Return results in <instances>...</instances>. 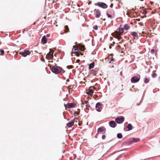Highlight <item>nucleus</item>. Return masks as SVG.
<instances>
[{
	"mask_svg": "<svg viewBox=\"0 0 160 160\" xmlns=\"http://www.w3.org/2000/svg\"><path fill=\"white\" fill-rule=\"evenodd\" d=\"M123 32V28H119L115 32L112 33V35L118 39V41H119V43H121L124 41V40L121 37Z\"/></svg>",
	"mask_w": 160,
	"mask_h": 160,
	"instance_id": "nucleus-1",
	"label": "nucleus"
},
{
	"mask_svg": "<svg viewBox=\"0 0 160 160\" xmlns=\"http://www.w3.org/2000/svg\"><path fill=\"white\" fill-rule=\"evenodd\" d=\"M50 68L52 71L56 74L61 72L63 71L61 67L57 66H50Z\"/></svg>",
	"mask_w": 160,
	"mask_h": 160,
	"instance_id": "nucleus-2",
	"label": "nucleus"
},
{
	"mask_svg": "<svg viewBox=\"0 0 160 160\" xmlns=\"http://www.w3.org/2000/svg\"><path fill=\"white\" fill-rule=\"evenodd\" d=\"M95 5L98 6L103 9H105L108 8V6L106 3L103 2H98L94 4Z\"/></svg>",
	"mask_w": 160,
	"mask_h": 160,
	"instance_id": "nucleus-3",
	"label": "nucleus"
},
{
	"mask_svg": "<svg viewBox=\"0 0 160 160\" xmlns=\"http://www.w3.org/2000/svg\"><path fill=\"white\" fill-rule=\"evenodd\" d=\"M54 52L51 49H50L49 53H48L46 56V58L48 60L52 59L53 58V53Z\"/></svg>",
	"mask_w": 160,
	"mask_h": 160,
	"instance_id": "nucleus-4",
	"label": "nucleus"
},
{
	"mask_svg": "<svg viewBox=\"0 0 160 160\" xmlns=\"http://www.w3.org/2000/svg\"><path fill=\"white\" fill-rule=\"evenodd\" d=\"M115 122L118 124L122 123L124 120V118L123 116H120L115 119Z\"/></svg>",
	"mask_w": 160,
	"mask_h": 160,
	"instance_id": "nucleus-5",
	"label": "nucleus"
},
{
	"mask_svg": "<svg viewBox=\"0 0 160 160\" xmlns=\"http://www.w3.org/2000/svg\"><path fill=\"white\" fill-rule=\"evenodd\" d=\"M94 14L96 18H99L101 15V11L99 9H94Z\"/></svg>",
	"mask_w": 160,
	"mask_h": 160,
	"instance_id": "nucleus-6",
	"label": "nucleus"
},
{
	"mask_svg": "<svg viewBox=\"0 0 160 160\" xmlns=\"http://www.w3.org/2000/svg\"><path fill=\"white\" fill-rule=\"evenodd\" d=\"M140 79V76L137 77L134 76L131 78V81L132 83H136L138 82Z\"/></svg>",
	"mask_w": 160,
	"mask_h": 160,
	"instance_id": "nucleus-7",
	"label": "nucleus"
},
{
	"mask_svg": "<svg viewBox=\"0 0 160 160\" xmlns=\"http://www.w3.org/2000/svg\"><path fill=\"white\" fill-rule=\"evenodd\" d=\"M31 53V52L28 50H26L23 52H20L21 54L23 57H25L28 55H29Z\"/></svg>",
	"mask_w": 160,
	"mask_h": 160,
	"instance_id": "nucleus-8",
	"label": "nucleus"
},
{
	"mask_svg": "<svg viewBox=\"0 0 160 160\" xmlns=\"http://www.w3.org/2000/svg\"><path fill=\"white\" fill-rule=\"evenodd\" d=\"M102 104L100 103H97L96 106V110L98 112H100L102 109Z\"/></svg>",
	"mask_w": 160,
	"mask_h": 160,
	"instance_id": "nucleus-9",
	"label": "nucleus"
},
{
	"mask_svg": "<svg viewBox=\"0 0 160 160\" xmlns=\"http://www.w3.org/2000/svg\"><path fill=\"white\" fill-rule=\"evenodd\" d=\"M107 59V61L109 63H112L114 61V59L112 55L109 56Z\"/></svg>",
	"mask_w": 160,
	"mask_h": 160,
	"instance_id": "nucleus-10",
	"label": "nucleus"
},
{
	"mask_svg": "<svg viewBox=\"0 0 160 160\" xmlns=\"http://www.w3.org/2000/svg\"><path fill=\"white\" fill-rule=\"evenodd\" d=\"M106 132V128L104 127H101L99 128L97 130L98 133L100 132L102 133H104Z\"/></svg>",
	"mask_w": 160,
	"mask_h": 160,
	"instance_id": "nucleus-11",
	"label": "nucleus"
},
{
	"mask_svg": "<svg viewBox=\"0 0 160 160\" xmlns=\"http://www.w3.org/2000/svg\"><path fill=\"white\" fill-rule=\"evenodd\" d=\"M87 93L89 95H92L93 93V90L92 88V87H90L87 90Z\"/></svg>",
	"mask_w": 160,
	"mask_h": 160,
	"instance_id": "nucleus-12",
	"label": "nucleus"
},
{
	"mask_svg": "<svg viewBox=\"0 0 160 160\" xmlns=\"http://www.w3.org/2000/svg\"><path fill=\"white\" fill-rule=\"evenodd\" d=\"M75 104L73 103H68L67 104L65 105V106L66 108H73L75 107Z\"/></svg>",
	"mask_w": 160,
	"mask_h": 160,
	"instance_id": "nucleus-13",
	"label": "nucleus"
},
{
	"mask_svg": "<svg viewBox=\"0 0 160 160\" xmlns=\"http://www.w3.org/2000/svg\"><path fill=\"white\" fill-rule=\"evenodd\" d=\"M139 141L140 139L139 138H132L130 139L129 142L130 143H132L133 142H138Z\"/></svg>",
	"mask_w": 160,
	"mask_h": 160,
	"instance_id": "nucleus-14",
	"label": "nucleus"
},
{
	"mask_svg": "<svg viewBox=\"0 0 160 160\" xmlns=\"http://www.w3.org/2000/svg\"><path fill=\"white\" fill-rule=\"evenodd\" d=\"M91 73L93 75L95 76H98V69H95L94 70H92L91 71Z\"/></svg>",
	"mask_w": 160,
	"mask_h": 160,
	"instance_id": "nucleus-15",
	"label": "nucleus"
},
{
	"mask_svg": "<svg viewBox=\"0 0 160 160\" xmlns=\"http://www.w3.org/2000/svg\"><path fill=\"white\" fill-rule=\"evenodd\" d=\"M74 121V119H72L70 122L67 123V126L69 128L71 127L73 125Z\"/></svg>",
	"mask_w": 160,
	"mask_h": 160,
	"instance_id": "nucleus-16",
	"label": "nucleus"
},
{
	"mask_svg": "<svg viewBox=\"0 0 160 160\" xmlns=\"http://www.w3.org/2000/svg\"><path fill=\"white\" fill-rule=\"evenodd\" d=\"M78 49L79 48L77 47L75 45H74L72 49V52L73 53H76L78 52Z\"/></svg>",
	"mask_w": 160,
	"mask_h": 160,
	"instance_id": "nucleus-17",
	"label": "nucleus"
},
{
	"mask_svg": "<svg viewBox=\"0 0 160 160\" xmlns=\"http://www.w3.org/2000/svg\"><path fill=\"white\" fill-rule=\"evenodd\" d=\"M109 125L112 128H114L116 126L115 122L114 121H111L109 122Z\"/></svg>",
	"mask_w": 160,
	"mask_h": 160,
	"instance_id": "nucleus-18",
	"label": "nucleus"
},
{
	"mask_svg": "<svg viewBox=\"0 0 160 160\" xmlns=\"http://www.w3.org/2000/svg\"><path fill=\"white\" fill-rule=\"evenodd\" d=\"M79 49L82 51H84L85 49V46L84 45H79Z\"/></svg>",
	"mask_w": 160,
	"mask_h": 160,
	"instance_id": "nucleus-19",
	"label": "nucleus"
},
{
	"mask_svg": "<svg viewBox=\"0 0 160 160\" xmlns=\"http://www.w3.org/2000/svg\"><path fill=\"white\" fill-rule=\"evenodd\" d=\"M42 41L43 44H45L47 42V39L45 36H44L42 37Z\"/></svg>",
	"mask_w": 160,
	"mask_h": 160,
	"instance_id": "nucleus-20",
	"label": "nucleus"
},
{
	"mask_svg": "<svg viewBox=\"0 0 160 160\" xmlns=\"http://www.w3.org/2000/svg\"><path fill=\"white\" fill-rule=\"evenodd\" d=\"M127 128L128 129V130H130L132 129V126L131 124H128L127 126Z\"/></svg>",
	"mask_w": 160,
	"mask_h": 160,
	"instance_id": "nucleus-21",
	"label": "nucleus"
},
{
	"mask_svg": "<svg viewBox=\"0 0 160 160\" xmlns=\"http://www.w3.org/2000/svg\"><path fill=\"white\" fill-rule=\"evenodd\" d=\"M94 62H92L90 64L89 66V69H91L94 67Z\"/></svg>",
	"mask_w": 160,
	"mask_h": 160,
	"instance_id": "nucleus-22",
	"label": "nucleus"
},
{
	"mask_svg": "<svg viewBox=\"0 0 160 160\" xmlns=\"http://www.w3.org/2000/svg\"><path fill=\"white\" fill-rule=\"evenodd\" d=\"M65 30L64 32L65 33L68 32L69 30V28L67 25H65L64 27Z\"/></svg>",
	"mask_w": 160,
	"mask_h": 160,
	"instance_id": "nucleus-23",
	"label": "nucleus"
},
{
	"mask_svg": "<svg viewBox=\"0 0 160 160\" xmlns=\"http://www.w3.org/2000/svg\"><path fill=\"white\" fill-rule=\"evenodd\" d=\"M131 35L133 37H138V34L135 32H132L131 33Z\"/></svg>",
	"mask_w": 160,
	"mask_h": 160,
	"instance_id": "nucleus-24",
	"label": "nucleus"
},
{
	"mask_svg": "<svg viewBox=\"0 0 160 160\" xmlns=\"http://www.w3.org/2000/svg\"><path fill=\"white\" fill-rule=\"evenodd\" d=\"M78 111H76L74 112V116H77L79 114L80 110L78 109Z\"/></svg>",
	"mask_w": 160,
	"mask_h": 160,
	"instance_id": "nucleus-25",
	"label": "nucleus"
},
{
	"mask_svg": "<svg viewBox=\"0 0 160 160\" xmlns=\"http://www.w3.org/2000/svg\"><path fill=\"white\" fill-rule=\"evenodd\" d=\"M124 28L125 30H128L129 28V26L128 24H125L124 25Z\"/></svg>",
	"mask_w": 160,
	"mask_h": 160,
	"instance_id": "nucleus-26",
	"label": "nucleus"
},
{
	"mask_svg": "<svg viewBox=\"0 0 160 160\" xmlns=\"http://www.w3.org/2000/svg\"><path fill=\"white\" fill-rule=\"evenodd\" d=\"M117 137L118 138H122V136L121 133H118L117 135Z\"/></svg>",
	"mask_w": 160,
	"mask_h": 160,
	"instance_id": "nucleus-27",
	"label": "nucleus"
},
{
	"mask_svg": "<svg viewBox=\"0 0 160 160\" xmlns=\"http://www.w3.org/2000/svg\"><path fill=\"white\" fill-rule=\"evenodd\" d=\"M149 81V79L147 78H146L144 79V82L145 83H148Z\"/></svg>",
	"mask_w": 160,
	"mask_h": 160,
	"instance_id": "nucleus-28",
	"label": "nucleus"
},
{
	"mask_svg": "<svg viewBox=\"0 0 160 160\" xmlns=\"http://www.w3.org/2000/svg\"><path fill=\"white\" fill-rule=\"evenodd\" d=\"M107 15L108 16V17L109 18H112V16L111 15H110L108 13H107Z\"/></svg>",
	"mask_w": 160,
	"mask_h": 160,
	"instance_id": "nucleus-29",
	"label": "nucleus"
},
{
	"mask_svg": "<svg viewBox=\"0 0 160 160\" xmlns=\"http://www.w3.org/2000/svg\"><path fill=\"white\" fill-rule=\"evenodd\" d=\"M157 76V74L155 73H153L152 75V77L153 78H155V77H156Z\"/></svg>",
	"mask_w": 160,
	"mask_h": 160,
	"instance_id": "nucleus-30",
	"label": "nucleus"
},
{
	"mask_svg": "<svg viewBox=\"0 0 160 160\" xmlns=\"http://www.w3.org/2000/svg\"><path fill=\"white\" fill-rule=\"evenodd\" d=\"M93 28L94 29L97 30L98 29V27L97 26H95L93 27Z\"/></svg>",
	"mask_w": 160,
	"mask_h": 160,
	"instance_id": "nucleus-31",
	"label": "nucleus"
},
{
	"mask_svg": "<svg viewBox=\"0 0 160 160\" xmlns=\"http://www.w3.org/2000/svg\"><path fill=\"white\" fill-rule=\"evenodd\" d=\"M92 87V88H93V90L94 89L95 90H96V91H98V89H97V88L96 87V86H94V87Z\"/></svg>",
	"mask_w": 160,
	"mask_h": 160,
	"instance_id": "nucleus-32",
	"label": "nucleus"
},
{
	"mask_svg": "<svg viewBox=\"0 0 160 160\" xmlns=\"http://www.w3.org/2000/svg\"><path fill=\"white\" fill-rule=\"evenodd\" d=\"M155 52V51L154 49H152L151 50V53L152 54H154Z\"/></svg>",
	"mask_w": 160,
	"mask_h": 160,
	"instance_id": "nucleus-33",
	"label": "nucleus"
},
{
	"mask_svg": "<svg viewBox=\"0 0 160 160\" xmlns=\"http://www.w3.org/2000/svg\"><path fill=\"white\" fill-rule=\"evenodd\" d=\"M67 67L68 68L70 69V68H72V66L71 65L68 66H67Z\"/></svg>",
	"mask_w": 160,
	"mask_h": 160,
	"instance_id": "nucleus-34",
	"label": "nucleus"
},
{
	"mask_svg": "<svg viewBox=\"0 0 160 160\" xmlns=\"http://www.w3.org/2000/svg\"><path fill=\"white\" fill-rule=\"evenodd\" d=\"M86 108H88L90 107V106L89 104H87L86 105Z\"/></svg>",
	"mask_w": 160,
	"mask_h": 160,
	"instance_id": "nucleus-35",
	"label": "nucleus"
},
{
	"mask_svg": "<svg viewBox=\"0 0 160 160\" xmlns=\"http://www.w3.org/2000/svg\"><path fill=\"white\" fill-rule=\"evenodd\" d=\"M106 138V136L105 135H103L102 136V138L103 139H105Z\"/></svg>",
	"mask_w": 160,
	"mask_h": 160,
	"instance_id": "nucleus-36",
	"label": "nucleus"
},
{
	"mask_svg": "<svg viewBox=\"0 0 160 160\" xmlns=\"http://www.w3.org/2000/svg\"><path fill=\"white\" fill-rule=\"evenodd\" d=\"M147 13V12L146 11H145L144 10L143 11V14H146Z\"/></svg>",
	"mask_w": 160,
	"mask_h": 160,
	"instance_id": "nucleus-37",
	"label": "nucleus"
},
{
	"mask_svg": "<svg viewBox=\"0 0 160 160\" xmlns=\"http://www.w3.org/2000/svg\"><path fill=\"white\" fill-rule=\"evenodd\" d=\"M85 103H86L87 104H88V103L89 102L88 101H85Z\"/></svg>",
	"mask_w": 160,
	"mask_h": 160,
	"instance_id": "nucleus-38",
	"label": "nucleus"
},
{
	"mask_svg": "<svg viewBox=\"0 0 160 160\" xmlns=\"http://www.w3.org/2000/svg\"><path fill=\"white\" fill-rule=\"evenodd\" d=\"M80 61V60L79 59H78L77 60H76V62H77V63H78Z\"/></svg>",
	"mask_w": 160,
	"mask_h": 160,
	"instance_id": "nucleus-39",
	"label": "nucleus"
},
{
	"mask_svg": "<svg viewBox=\"0 0 160 160\" xmlns=\"http://www.w3.org/2000/svg\"><path fill=\"white\" fill-rule=\"evenodd\" d=\"M113 4H111L110 5V7L112 8L113 7Z\"/></svg>",
	"mask_w": 160,
	"mask_h": 160,
	"instance_id": "nucleus-40",
	"label": "nucleus"
},
{
	"mask_svg": "<svg viewBox=\"0 0 160 160\" xmlns=\"http://www.w3.org/2000/svg\"><path fill=\"white\" fill-rule=\"evenodd\" d=\"M79 55H79V53H77V56L78 57L79 56Z\"/></svg>",
	"mask_w": 160,
	"mask_h": 160,
	"instance_id": "nucleus-41",
	"label": "nucleus"
},
{
	"mask_svg": "<svg viewBox=\"0 0 160 160\" xmlns=\"http://www.w3.org/2000/svg\"><path fill=\"white\" fill-rule=\"evenodd\" d=\"M138 21H139L140 20V19H137Z\"/></svg>",
	"mask_w": 160,
	"mask_h": 160,
	"instance_id": "nucleus-42",
	"label": "nucleus"
},
{
	"mask_svg": "<svg viewBox=\"0 0 160 160\" xmlns=\"http://www.w3.org/2000/svg\"><path fill=\"white\" fill-rule=\"evenodd\" d=\"M140 103V102H139V104H137V105H139Z\"/></svg>",
	"mask_w": 160,
	"mask_h": 160,
	"instance_id": "nucleus-43",
	"label": "nucleus"
},
{
	"mask_svg": "<svg viewBox=\"0 0 160 160\" xmlns=\"http://www.w3.org/2000/svg\"><path fill=\"white\" fill-rule=\"evenodd\" d=\"M109 47L110 49H111V46H109Z\"/></svg>",
	"mask_w": 160,
	"mask_h": 160,
	"instance_id": "nucleus-44",
	"label": "nucleus"
},
{
	"mask_svg": "<svg viewBox=\"0 0 160 160\" xmlns=\"http://www.w3.org/2000/svg\"><path fill=\"white\" fill-rule=\"evenodd\" d=\"M128 13H127V15H128Z\"/></svg>",
	"mask_w": 160,
	"mask_h": 160,
	"instance_id": "nucleus-45",
	"label": "nucleus"
},
{
	"mask_svg": "<svg viewBox=\"0 0 160 160\" xmlns=\"http://www.w3.org/2000/svg\"><path fill=\"white\" fill-rule=\"evenodd\" d=\"M36 24L35 22H34L33 23V25H35Z\"/></svg>",
	"mask_w": 160,
	"mask_h": 160,
	"instance_id": "nucleus-46",
	"label": "nucleus"
},
{
	"mask_svg": "<svg viewBox=\"0 0 160 160\" xmlns=\"http://www.w3.org/2000/svg\"><path fill=\"white\" fill-rule=\"evenodd\" d=\"M151 4H152V3H153V2H151Z\"/></svg>",
	"mask_w": 160,
	"mask_h": 160,
	"instance_id": "nucleus-47",
	"label": "nucleus"
},
{
	"mask_svg": "<svg viewBox=\"0 0 160 160\" xmlns=\"http://www.w3.org/2000/svg\"><path fill=\"white\" fill-rule=\"evenodd\" d=\"M57 26H58V25L57 24V25H56V27H57Z\"/></svg>",
	"mask_w": 160,
	"mask_h": 160,
	"instance_id": "nucleus-48",
	"label": "nucleus"
},
{
	"mask_svg": "<svg viewBox=\"0 0 160 160\" xmlns=\"http://www.w3.org/2000/svg\"><path fill=\"white\" fill-rule=\"evenodd\" d=\"M141 1H143V0H140Z\"/></svg>",
	"mask_w": 160,
	"mask_h": 160,
	"instance_id": "nucleus-49",
	"label": "nucleus"
},
{
	"mask_svg": "<svg viewBox=\"0 0 160 160\" xmlns=\"http://www.w3.org/2000/svg\"><path fill=\"white\" fill-rule=\"evenodd\" d=\"M105 19H103V20H104V21H105Z\"/></svg>",
	"mask_w": 160,
	"mask_h": 160,
	"instance_id": "nucleus-50",
	"label": "nucleus"
},
{
	"mask_svg": "<svg viewBox=\"0 0 160 160\" xmlns=\"http://www.w3.org/2000/svg\"><path fill=\"white\" fill-rule=\"evenodd\" d=\"M83 54H81V55H83Z\"/></svg>",
	"mask_w": 160,
	"mask_h": 160,
	"instance_id": "nucleus-51",
	"label": "nucleus"
}]
</instances>
